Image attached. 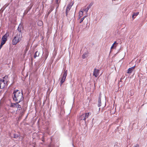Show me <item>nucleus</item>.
Masks as SVG:
<instances>
[{
    "mask_svg": "<svg viewBox=\"0 0 147 147\" xmlns=\"http://www.w3.org/2000/svg\"><path fill=\"white\" fill-rule=\"evenodd\" d=\"M13 99L15 101L20 102L23 100L24 97L22 92L15 90L13 92Z\"/></svg>",
    "mask_w": 147,
    "mask_h": 147,
    "instance_id": "1",
    "label": "nucleus"
},
{
    "mask_svg": "<svg viewBox=\"0 0 147 147\" xmlns=\"http://www.w3.org/2000/svg\"><path fill=\"white\" fill-rule=\"evenodd\" d=\"M67 70H64L63 76L60 78L61 80L60 82V86H61L63 83L64 82L67 75Z\"/></svg>",
    "mask_w": 147,
    "mask_h": 147,
    "instance_id": "4",
    "label": "nucleus"
},
{
    "mask_svg": "<svg viewBox=\"0 0 147 147\" xmlns=\"http://www.w3.org/2000/svg\"><path fill=\"white\" fill-rule=\"evenodd\" d=\"M83 11L82 10L80 11L79 12V15L78 16V19H80L83 16Z\"/></svg>",
    "mask_w": 147,
    "mask_h": 147,
    "instance_id": "11",
    "label": "nucleus"
},
{
    "mask_svg": "<svg viewBox=\"0 0 147 147\" xmlns=\"http://www.w3.org/2000/svg\"><path fill=\"white\" fill-rule=\"evenodd\" d=\"M73 5V3H70L67 7L66 10V16H67L68 13L70 10L71 8L72 5Z\"/></svg>",
    "mask_w": 147,
    "mask_h": 147,
    "instance_id": "6",
    "label": "nucleus"
},
{
    "mask_svg": "<svg viewBox=\"0 0 147 147\" xmlns=\"http://www.w3.org/2000/svg\"><path fill=\"white\" fill-rule=\"evenodd\" d=\"M92 5L93 3H91L87 7L90 8L92 6Z\"/></svg>",
    "mask_w": 147,
    "mask_h": 147,
    "instance_id": "22",
    "label": "nucleus"
},
{
    "mask_svg": "<svg viewBox=\"0 0 147 147\" xmlns=\"http://www.w3.org/2000/svg\"><path fill=\"white\" fill-rule=\"evenodd\" d=\"M22 38V33H19V34H17L13 38L12 43L13 45H16L18 43L21 41Z\"/></svg>",
    "mask_w": 147,
    "mask_h": 147,
    "instance_id": "2",
    "label": "nucleus"
},
{
    "mask_svg": "<svg viewBox=\"0 0 147 147\" xmlns=\"http://www.w3.org/2000/svg\"><path fill=\"white\" fill-rule=\"evenodd\" d=\"M139 14V12H136V13H134L133 14V15L132 16V18L133 20H134V18H135L136 16L137 15H138Z\"/></svg>",
    "mask_w": 147,
    "mask_h": 147,
    "instance_id": "14",
    "label": "nucleus"
},
{
    "mask_svg": "<svg viewBox=\"0 0 147 147\" xmlns=\"http://www.w3.org/2000/svg\"><path fill=\"white\" fill-rule=\"evenodd\" d=\"M117 43L116 41H115L114 43L113 44V45L111 46V49H115L117 46L116 44H117Z\"/></svg>",
    "mask_w": 147,
    "mask_h": 147,
    "instance_id": "10",
    "label": "nucleus"
},
{
    "mask_svg": "<svg viewBox=\"0 0 147 147\" xmlns=\"http://www.w3.org/2000/svg\"><path fill=\"white\" fill-rule=\"evenodd\" d=\"M39 53L38 51H37L36 52L34 55V58H36V57L39 56Z\"/></svg>",
    "mask_w": 147,
    "mask_h": 147,
    "instance_id": "16",
    "label": "nucleus"
},
{
    "mask_svg": "<svg viewBox=\"0 0 147 147\" xmlns=\"http://www.w3.org/2000/svg\"><path fill=\"white\" fill-rule=\"evenodd\" d=\"M18 102H17L16 103H11L10 106L12 107H17V104H18Z\"/></svg>",
    "mask_w": 147,
    "mask_h": 147,
    "instance_id": "12",
    "label": "nucleus"
},
{
    "mask_svg": "<svg viewBox=\"0 0 147 147\" xmlns=\"http://www.w3.org/2000/svg\"><path fill=\"white\" fill-rule=\"evenodd\" d=\"M90 115H91L90 113H84L80 116L79 118V119L80 120H84L85 121L86 119L88 118Z\"/></svg>",
    "mask_w": 147,
    "mask_h": 147,
    "instance_id": "5",
    "label": "nucleus"
},
{
    "mask_svg": "<svg viewBox=\"0 0 147 147\" xmlns=\"http://www.w3.org/2000/svg\"><path fill=\"white\" fill-rule=\"evenodd\" d=\"M42 22L41 21H39V22H38V25L40 26H41V25L42 24Z\"/></svg>",
    "mask_w": 147,
    "mask_h": 147,
    "instance_id": "21",
    "label": "nucleus"
},
{
    "mask_svg": "<svg viewBox=\"0 0 147 147\" xmlns=\"http://www.w3.org/2000/svg\"><path fill=\"white\" fill-rule=\"evenodd\" d=\"M86 54H84L83 55H82V58H83V59H84L85 58V57H86Z\"/></svg>",
    "mask_w": 147,
    "mask_h": 147,
    "instance_id": "24",
    "label": "nucleus"
},
{
    "mask_svg": "<svg viewBox=\"0 0 147 147\" xmlns=\"http://www.w3.org/2000/svg\"><path fill=\"white\" fill-rule=\"evenodd\" d=\"M28 49H26V51H27Z\"/></svg>",
    "mask_w": 147,
    "mask_h": 147,
    "instance_id": "26",
    "label": "nucleus"
},
{
    "mask_svg": "<svg viewBox=\"0 0 147 147\" xmlns=\"http://www.w3.org/2000/svg\"><path fill=\"white\" fill-rule=\"evenodd\" d=\"M17 107L16 108H18V110L19 109V110H20L22 109L21 106L20 105H19L18 103V104H17Z\"/></svg>",
    "mask_w": 147,
    "mask_h": 147,
    "instance_id": "19",
    "label": "nucleus"
},
{
    "mask_svg": "<svg viewBox=\"0 0 147 147\" xmlns=\"http://www.w3.org/2000/svg\"><path fill=\"white\" fill-rule=\"evenodd\" d=\"M4 44H3V43H1V44L0 45V50L1 49V48L2 47L3 45Z\"/></svg>",
    "mask_w": 147,
    "mask_h": 147,
    "instance_id": "23",
    "label": "nucleus"
},
{
    "mask_svg": "<svg viewBox=\"0 0 147 147\" xmlns=\"http://www.w3.org/2000/svg\"><path fill=\"white\" fill-rule=\"evenodd\" d=\"M8 81V76H5L3 79H0V89L3 88L5 86V83H7Z\"/></svg>",
    "mask_w": 147,
    "mask_h": 147,
    "instance_id": "3",
    "label": "nucleus"
},
{
    "mask_svg": "<svg viewBox=\"0 0 147 147\" xmlns=\"http://www.w3.org/2000/svg\"><path fill=\"white\" fill-rule=\"evenodd\" d=\"M21 25H19L18 28V32L17 33V34H19V33H21Z\"/></svg>",
    "mask_w": 147,
    "mask_h": 147,
    "instance_id": "13",
    "label": "nucleus"
},
{
    "mask_svg": "<svg viewBox=\"0 0 147 147\" xmlns=\"http://www.w3.org/2000/svg\"><path fill=\"white\" fill-rule=\"evenodd\" d=\"M99 74V70L96 68L94 69L93 71V75L96 78L98 76Z\"/></svg>",
    "mask_w": 147,
    "mask_h": 147,
    "instance_id": "7",
    "label": "nucleus"
},
{
    "mask_svg": "<svg viewBox=\"0 0 147 147\" xmlns=\"http://www.w3.org/2000/svg\"><path fill=\"white\" fill-rule=\"evenodd\" d=\"M13 136H14L13 137L14 138H18V137H19V136L18 134H14L13 135Z\"/></svg>",
    "mask_w": 147,
    "mask_h": 147,
    "instance_id": "20",
    "label": "nucleus"
},
{
    "mask_svg": "<svg viewBox=\"0 0 147 147\" xmlns=\"http://www.w3.org/2000/svg\"><path fill=\"white\" fill-rule=\"evenodd\" d=\"M135 66H134V67L129 68L128 70L127 73L129 74L131 73L134 69Z\"/></svg>",
    "mask_w": 147,
    "mask_h": 147,
    "instance_id": "9",
    "label": "nucleus"
},
{
    "mask_svg": "<svg viewBox=\"0 0 147 147\" xmlns=\"http://www.w3.org/2000/svg\"><path fill=\"white\" fill-rule=\"evenodd\" d=\"M89 8L88 7L86 9H83L82 10L86 12L87 13L88 10L89 9Z\"/></svg>",
    "mask_w": 147,
    "mask_h": 147,
    "instance_id": "18",
    "label": "nucleus"
},
{
    "mask_svg": "<svg viewBox=\"0 0 147 147\" xmlns=\"http://www.w3.org/2000/svg\"><path fill=\"white\" fill-rule=\"evenodd\" d=\"M87 17V16H84V17H83L82 18H81V19L80 21V23H81L83 22V20H84V19L85 18H86Z\"/></svg>",
    "mask_w": 147,
    "mask_h": 147,
    "instance_id": "17",
    "label": "nucleus"
},
{
    "mask_svg": "<svg viewBox=\"0 0 147 147\" xmlns=\"http://www.w3.org/2000/svg\"><path fill=\"white\" fill-rule=\"evenodd\" d=\"M101 98L99 97L98 98V107H100L101 106Z\"/></svg>",
    "mask_w": 147,
    "mask_h": 147,
    "instance_id": "15",
    "label": "nucleus"
},
{
    "mask_svg": "<svg viewBox=\"0 0 147 147\" xmlns=\"http://www.w3.org/2000/svg\"><path fill=\"white\" fill-rule=\"evenodd\" d=\"M7 34H5L2 37V41L1 42L3 43L4 44L5 43L6 41H7Z\"/></svg>",
    "mask_w": 147,
    "mask_h": 147,
    "instance_id": "8",
    "label": "nucleus"
},
{
    "mask_svg": "<svg viewBox=\"0 0 147 147\" xmlns=\"http://www.w3.org/2000/svg\"><path fill=\"white\" fill-rule=\"evenodd\" d=\"M133 147H139V146L138 145H136L134 146Z\"/></svg>",
    "mask_w": 147,
    "mask_h": 147,
    "instance_id": "25",
    "label": "nucleus"
}]
</instances>
